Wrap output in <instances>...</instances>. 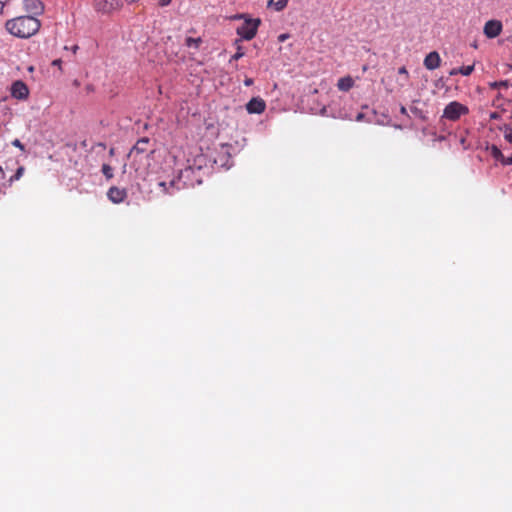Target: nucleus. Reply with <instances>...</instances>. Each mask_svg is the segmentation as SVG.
<instances>
[{
	"label": "nucleus",
	"instance_id": "nucleus-32",
	"mask_svg": "<svg viewBox=\"0 0 512 512\" xmlns=\"http://www.w3.org/2000/svg\"><path fill=\"white\" fill-rule=\"evenodd\" d=\"M493 86H495V87H496V86H500V87L505 86V87H507V82L505 81V82H500V83H494V85H493Z\"/></svg>",
	"mask_w": 512,
	"mask_h": 512
},
{
	"label": "nucleus",
	"instance_id": "nucleus-12",
	"mask_svg": "<svg viewBox=\"0 0 512 512\" xmlns=\"http://www.w3.org/2000/svg\"><path fill=\"white\" fill-rule=\"evenodd\" d=\"M354 86V80L351 76H345L338 80L337 87L340 91L347 92Z\"/></svg>",
	"mask_w": 512,
	"mask_h": 512
},
{
	"label": "nucleus",
	"instance_id": "nucleus-4",
	"mask_svg": "<svg viewBox=\"0 0 512 512\" xmlns=\"http://www.w3.org/2000/svg\"><path fill=\"white\" fill-rule=\"evenodd\" d=\"M122 6L120 0H94L93 7L102 14H111Z\"/></svg>",
	"mask_w": 512,
	"mask_h": 512
},
{
	"label": "nucleus",
	"instance_id": "nucleus-22",
	"mask_svg": "<svg viewBox=\"0 0 512 512\" xmlns=\"http://www.w3.org/2000/svg\"><path fill=\"white\" fill-rule=\"evenodd\" d=\"M289 37H290V35L288 33L280 34L278 36V41L282 43V42L286 41Z\"/></svg>",
	"mask_w": 512,
	"mask_h": 512
},
{
	"label": "nucleus",
	"instance_id": "nucleus-6",
	"mask_svg": "<svg viewBox=\"0 0 512 512\" xmlns=\"http://www.w3.org/2000/svg\"><path fill=\"white\" fill-rule=\"evenodd\" d=\"M503 25L499 20H489L485 23L483 32L487 38H495L502 32Z\"/></svg>",
	"mask_w": 512,
	"mask_h": 512
},
{
	"label": "nucleus",
	"instance_id": "nucleus-16",
	"mask_svg": "<svg viewBox=\"0 0 512 512\" xmlns=\"http://www.w3.org/2000/svg\"><path fill=\"white\" fill-rule=\"evenodd\" d=\"M200 43H201V38L187 37L185 40V45L187 47H194L196 49L199 48Z\"/></svg>",
	"mask_w": 512,
	"mask_h": 512
},
{
	"label": "nucleus",
	"instance_id": "nucleus-5",
	"mask_svg": "<svg viewBox=\"0 0 512 512\" xmlns=\"http://www.w3.org/2000/svg\"><path fill=\"white\" fill-rule=\"evenodd\" d=\"M149 142L150 140L147 137L139 139L131 149L129 156L134 157L135 160L137 159L138 156L140 160H142L143 158H148L147 152Z\"/></svg>",
	"mask_w": 512,
	"mask_h": 512
},
{
	"label": "nucleus",
	"instance_id": "nucleus-10",
	"mask_svg": "<svg viewBox=\"0 0 512 512\" xmlns=\"http://www.w3.org/2000/svg\"><path fill=\"white\" fill-rule=\"evenodd\" d=\"M23 6L33 15H41L44 12V4L41 0H23Z\"/></svg>",
	"mask_w": 512,
	"mask_h": 512
},
{
	"label": "nucleus",
	"instance_id": "nucleus-8",
	"mask_svg": "<svg viewBox=\"0 0 512 512\" xmlns=\"http://www.w3.org/2000/svg\"><path fill=\"white\" fill-rule=\"evenodd\" d=\"M266 109L265 101L260 97H253L247 104L246 110L249 114H261Z\"/></svg>",
	"mask_w": 512,
	"mask_h": 512
},
{
	"label": "nucleus",
	"instance_id": "nucleus-14",
	"mask_svg": "<svg viewBox=\"0 0 512 512\" xmlns=\"http://www.w3.org/2000/svg\"><path fill=\"white\" fill-rule=\"evenodd\" d=\"M499 130L503 132L505 140L512 144V125L504 124Z\"/></svg>",
	"mask_w": 512,
	"mask_h": 512
},
{
	"label": "nucleus",
	"instance_id": "nucleus-3",
	"mask_svg": "<svg viewBox=\"0 0 512 512\" xmlns=\"http://www.w3.org/2000/svg\"><path fill=\"white\" fill-rule=\"evenodd\" d=\"M260 24V18H247L244 23L237 28V35L244 40H252L256 36Z\"/></svg>",
	"mask_w": 512,
	"mask_h": 512
},
{
	"label": "nucleus",
	"instance_id": "nucleus-28",
	"mask_svg": "<svg viewBox=\"0 0 512 512\" xmlns=\"http://www.w3.org/2000/svg\"><path fill=\"white\" fill-rule=\"evenodd\" d=\"M252 84H253V79H252V78H248V77H247V78L244 80V85H245V86H251Z\"/></svg>",
	"mask_w": 512,
	"mask_h": 512
},
{
	"label": "nucleus",
	"instance_id": "nucleus-31",
	"mask_svg": "<svg viewBox=\"0 0 512 512\" xmlns=\"http://www.w3.org/2000/svg\"><path fill=\"white\" fill-rule=\"evenodd\" d=\"M159 186L162 187L164 191H166V192L168 191L166 182H164V181L159 182Z\"/></svg>",
	"mask_w": 512,
	"mask_h": 512
},
{
	"label": "nucleus",
	"instance_id": "nucleus-29",
	"mask_svg": "<svg viewBox=\"0 0 512 512\" xmlns=\"http://www.w3.org/2000/svg\"><path fill=\"white\" fill-rule=\"evenodd\" d=\"M458 70H459V68H453V69L449 72V74H450L451 76H454V75L460 74Z\"/></svg>",
	"mask_w": 512,
	"mask_h": 512
},
{
	"label": "nucleus",
	"instance_id": "nucleus-23",
	"mask_svg": "<svg viewBox=\"0 0 512 512\" xmlns=\"http://www.w3.org/2000/svg\"><path fill=\"white\" fill-rule=\"evenodd\" d=\"M398 73H399V74H401V75H405L406 77H408V71H407L406 67H404V66H403V67H400V68L398 69Z\"/></svg>",
	"mask_w": 512,
	"mask_h": 512
},
{
	"label": "nucleus",
	"instance_id": "nucleus-24",
	"mask_svg": "<svg viewBox=\"0 0 512 512\" xmlns=\"http://www.w3.org/2000/svg\"><path fill=\"white\" fill-rule=\"evenodd\" d=\"M247 18H250L247 14H237L233 17V19H244V21L247 19Z\"/></svg>",
	"mask_w": 512,
	"mask_h": 512
},
{
	"label": "nucleus",
	"instance_id": "nucleus-27",
	"mask_svg": "<svg viewBox=\"0 0 512 512\" xmlns=\"http://www.w3.org/2000/svg\"><path fill=\"white\" fill-rule=\"evenodd\" d=\"M172 0H159V5L165 7L170 4Z\"/></svg>",
	"mask_w": 512,
	"mask_h": 512
},
{
	"label": "nucleus",
	"instance_id": "nucleus-18",
	"mask_svg": "<svg viewBox=\"0 0 512 512\" xmlns=\"http://www.w3.org/2000/svg\"><path fill=\"white\" fill-rule=\"evenodd\" d=\"M458 71L464 76H469L474 71V65L460 67Z\"/></svg>",
	"mask_w": 512,
	"mask_h": 512
},
{
	"label": "nucleus",
	"instance_id": "nucleus-25",
	"mask_svg": "<svg viewBox=\"0 0 512 512\" xmlns=\"http://www.w3.org/2000/svg\"><path fill=\"white\" fill-rule=\"evenodd\" d=\"M499 118H500V114L498 112L490 113V119L491 120H496V119H499Z\"/></svg>",
	"mask_w": 512,
	"mask_h": 512
},
{
	"label": "nucleus",
	"instance_id": "nucleus-11",
	"mask_svg": "<svg viewBox=\"0 0 512 512\" xmlns=\"http://www.w3.org/2000/svg\"><path fill=\"white\" fill-rule=\"evenodd\" d=\"M441 64V58L438 52L433 51L430 52L424 59V66L428 70H435L437 69Z\"/></svg>",
	"mask_w": 512,
	"mask_h": 512
},
{
	"label": "nucleus",
	"instance_id": "nucleus-35",
	"mask_svg": "<svg viewBox=\"0 0 512 512\" xmlns=\"http://www.w3.org/2000/svg\"><path fill=\"white\" fill-rule=\"evenodd\" d=\"M77 49H78V46H77V45H75V46H73L72 51H73L74 53H76Z\"/></svg>",
	"mask_w": 512,
	"mask_h": 512
},
{
	"label": "nucleus",
	"instance_id": "nucleus-7",
	"mask_svg": "<svg viewBox=\"0 0 512 512\" xmlns=\"http://www.w3.org/2000/svg\"><path fill=\"white\" fill-rule=\"evenodd\" d=\"M11 95L19 100L27 99L29 96L28 86L21 80L15 81L11 86Z\"/></svg>",
	"mask_w": 512,
	"mask_h": 512
},
{
	"label": "nucleus",
	"instance_id": "nucleus-26",
	"mask_svg": "<svg viewBox=\"0 0 512 512\" xmlns=\"http://www.w3.org/2000/svg\"><path fill=\"white\" fill-rule=\"evenodd\" d=\"M61 64H62V60H61V59H55V60L52 62V65H53V66H57V67H59V69H61Z\"/></svg>",
	"mask_w": 512,
	"mask_h": 512
},
{
	"label": "nucleus",
	"instance_id": "nucleus-17",
	"mask_svg": "<svg viewBox=\"0 0 512 512\" xmlns=\"http://www.w3.org/2000/svg\"><path fill=\"white\" fill-rule=\"evenodd\" d=\"M491 154L495 159L501 160L503 162V160H504L503 154L497 146H494V145L492 146Z\"/></svg>",
	"mask_w": 512,
	"mask_h": 512
},
{
	"label": "nucleus",
	"instance_id": "nucleus-2",
	"mask_svg": "<svg viewBox=\"0 0 512 512\" xmlns=\"http://www.w3.org/2000/svg\"><path fill=\"white\" fill-rule=\"evenodd\" d=\"M468 114H469L468 106H466L458 101H452L445 106V108L443 110L442 118L447 119L449 121L456 122L462 116H466Z\"/></svg>",
	"mask_w": 512,
	"mask_h": 512
},
{
	"label": "nucleus",
	"instance_id": "nucleus-13",
	"mask_svg": "<svg viewBox=\"0 0 512 512\" xmlns=\"http://www.w3.org/2000/svg\"><path fill=\"white\" fill-rule=\"evenodd\" d=\"M288 5V0H268L267 7L274 8L276 11L280 12L284 10Z\"/></svg>",
	"mask_w": 512,
	"mask_h": 512
},
{
	"label": "nucleus",
	"instance_id": "nucleus-30",
	"mask_svg": "<svg viewBox=\"0 0 512 512\" xmlns=\"http://www.w3.org/2000/svg\"><path fill=\"white\" fill-rule=\"evenodd\" d=\"M400 113L408 117L407 109L404 106L400 107Z\"/></svg>",
	"mask_w": 512,
	"mask_h": 512
},
{
	"label": "nucleus",
	"instance_id": "nucleus-36",
	"mask_svg": "<svg viewBox=\"0 0 512 512\" xmlns=\"http://www.w3.org/2000/svg\"><path fill=\"white\" fill-rule=\"evenodd\" d=\"M109 154H110V155H113V154H114V149H113V148H111V149H110Z\"/></svg>",
	"mask_w": 512,
	"mask_h": 512
},
{
	"label": "nucleus",
	"instance_id": "nucleus-21",
	"mask_svg": "<svg viewBox=\"0 0 512 512\" xmlns=\"http://www.w3.org/2000/svg\"><path fill=\"white\" fill-rule=\"evenodd\" d=\"M12 145L19 148L20 150L24 151V145L21 143L19 139H14L12 141Z\"/></svg>",
	"mask_w": 512,
	"mask_h": 512
},
{
	"label": "nucleus",
	"instance_id": "nucleus-1",
	"mask_svg": "<svg viewBox=\"0 0 512 512\" xmlns=\"http://www.w3.org/2000/svg\"><path fill=\"white\" fill-rule=\"evenodd\" d=\"M41 27V22L33 16H19L6 22L7 31L18 38H30Z\"/></svg>",
	"mask_w": 512,
	"mask_h": 512
},
{
	"label": "nucleus",
	"instance_id": "nucleus-15",
	"mask_svg": "<svg viewBox=\"0 0 512 512\" xmlns=\"http://www.w3.org/2000/svg\"><path fill=\"white\" fill-rule=\"evenodd\" d=\"M101 171L107 180L114 177L113 168L109 164L104 163L101 167Z\"/></svg>",
	"mask_w": 512,
	"mask_h": 512
},
{
	"label": "nucleus",
	"instance_id": "nucleus-34",
	"mask_svg": "<svg viewBox=\"0 0 512 512\" xmlns=\"http://www.w3.org/2000/svg\"><path fill=\"white\" fill-rule=\"evenodd\" d=\"M4 6H5L4 2L0 1V14L3 13Z\"/></svg>",
	"mask_w": 512,
	"mask_h": 512
},
{
	"label": "nucleus",
	"instance_id": "nucleus-37",
	"mask_svg": "<svg viewBox=\"0 0 512 512\" xmlns=\"http://www.w3.org/2000/svg\"><path fill=\"white\" fill-rule=\"evenodd\" d=\"M169 185H170V186H173V185H174V181H171V182L169 183Z\"/></svg>",
	"mask_w": 512,
	"mask_h": 512
},
{
	"label": "nucleus",
	"instance_id": "nucleus-20",
	"mask_svg": "<svg viewBox=\"0 0 512 512\" xmlns=\"http://www.w3.org/2000/svg\"><path fill=\"white\" fill-rule=\"evenodd\" d=\"M244 56V52L241 46L237 47V52L232 56V59L238 60Z\"/></svg>",
	"mask_w": 512,
	"mask_h": 512
},
{
	"label": "nucleus",
	"instance_id": "nucleus-19",
	"mask_svg": "<svg viewBox=\"0 0 512 512\" xmlns=\"http://www.w3.org/2000/svg\"><path fill=\"white\" fill-rule=\"evenodd\" d=\"M24 171H25L24 167H23V166H20V167L16 170L15 174L10 178V181L12 182V181L19 180V179L22 177V175H23Z\"/></svg>",
	"mask_w": 512,
	"mask_h": 512
},
{
	"label": "nucleus",
	"instance_id": "nucleus-33",
	"mask_svg": "<svg viewBox=\"0 0 512 512\" xmlns=\"http://www.w3.org/2000/svg\"><path fill=\"white\" fill-rule=\"evenodd\" d=\"M503 163L509 165L512 164V155L507 160H503Z\"/></svg>",
	"mask_w": 512,
	"mask_h": 512
},
{
	"label": "nucleus",
	"instance_id": "nucleus-9",
	"mask_svg": "<svg viewBox=\"0 0 512 512\" xmlns=\"http://www.w3.org/2000/svg\"><path fill=\"white\" fill-rule=\"evenodd\" d=\"M107 197L111 202H113L115 204H119V203H122L126 199L127 191L124 188L112 186L109 188V190L107 192Z\"/></svg>",
	"mask_w": 512,
	"mask_h": 512
}]
</instances>
